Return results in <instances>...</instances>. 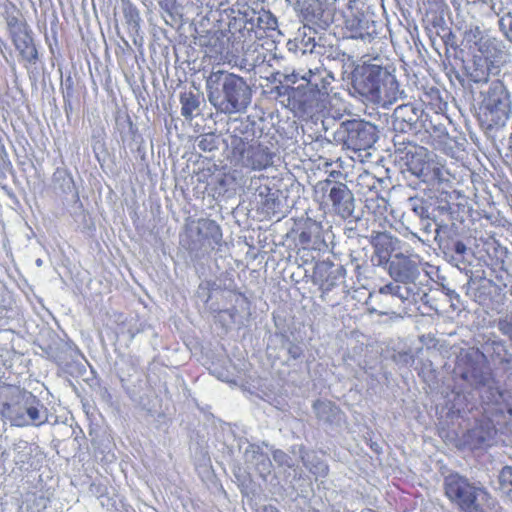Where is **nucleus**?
Listing matches in <instances>:
<instances>
[{"mask_svg": "<svg viewBox=\"0 0 512 512\" xmlns=\"http://www.w3.org/2000/svg\"><path fill=\"white\" fill-rule=\"evenodd\" d=\"M206 90L210 104L227 115L245 113L252 101V90L246 80L221 69L209 74Z\"/></svg>", "mask_w": 512, "mask_h": 512, "instance_id": "obj_1", "label": "nucleus"}, {"mask_svg": "<svg viewBox=\"0 0 512 512\" xmlns=\"http://www.w3.org/2000/svg\"><path fill=\"white\" fill-rule=\"evenodd\" d=\"M492 431H483L481 427H476L470 432V437L476 439L478 444H485L486 441L491 437Z\"/></svg>", "mask_w": 512, "mask_h": 512, "instance_id": "obj_35", "label": "nucleus"}, {"mask_svg": "<svg viewBox=\"0 0 512 512\" xmlns=\"http://www.w3.org/2000/svg\"><path fill=\"white\" fill-rule=\"evenodd\" d=\"M7 26L12 38L28 32L27 25L16 16L7 18Z\"/></svg>", "mask_w": 512, "mask_h": 512, "instance_id": "obj_28", "label": "nucleus"}, {"mask_svg": "<svg viewBox=\"0 0 512 512\" xmlns=\"http://www.w3.org/2000/svg\"><path fill=\"white\" fill-rule=\"evenodd\" d=\"M431 228H432L431 224H430V223H427V224L424 226V231H425L426 233H430V232H431Z\"/></svg>", "mask_w": 512, "mask_h": 512, "instance_id": "obj_46", "label": "nucleus"}, {"mask_svg": "<svg viewBox=\"0 0 512 512\" xmlns=\"http://www.w3.org/2000/svg\"><path fill=\"white\" fill-rule=\"evenodd\" d=\"M181 114L186 118L190 119L193 113L199 107V98L193 92H184L180 96Z\"/></svg>", "mask_w": 512, "mask_h": 512, "instance_id": "obj_23", "label": "nucleus"}, {"mask_svg": "<svg viewBox=\"0 0 512 512\" xmlns=\"http://www.w3.org/2000/svg\"><path fill=\"white\" fill-rule=\"evenodd\" d=\"M463 42L479 53L478 59L502 68L505 63V45L503 41L481 29L479 25L470 24L463 33Z\"/></svg>", "mask_w": 512, "mask_h": 512, "instance_id": "obj_7", "label": "nucleus"}, {"mask_svg": "<svg viewBox=\"0 0 512 512\" xmlns=\"http://www.w3.org/2000/svg\"><path fill=\"white\" fill-rule=\"evenodd\" d=\"M306 457H307V458H309V457H310L308 453H307L305 456L303 455V456H302V459H305Z\"/></svg>", "mask_w": 512, "mask_h": 512, "instance_id": "obj_52", "label": "nucleus"}, {"mask_svg": "<svg viewBox=\"0 0 512 512\" xmlns=\"http://www.w3.org/2000/svg\"><path fill=\"white\" fill-rule=\"evenodd\" d=\"M300 94V86L296 89V90H293L292 94H291V98L292 99H296Z\"/></svg>", "mask_w": 512, "mask_h": 512, "instance_id": "obj_45", "label": "nucleus"}, {"mask_svg": "<svg viewBox=\"0 0 512 512\" xmlns=\"http://www.w3.org/2000/svg\"><path fill=\"white\" fill-rule=\"evenodd\" d=\"M0 415L12 425L40 426L47 419V408L31 392L18 386H0Z\"/></svg>", "mask_w": 512, "mask_h": 512, "instance_id": "obj_3", "label": "nucleus"}, {"mask_svg": "<svg viewBox=\"0 0 512 512\" xmlns=\"http://www.w3.org/2000/svg\"><path fill=\"white\" fill-rule=\"evenodd\" d=\"M419 115L416 109L409 104L398 106L393 112V127L402 133L416 129Z\"/></svg>", "mask_w": 512, "mask_h": 512, "instance_id": "obj_14", "label": "nucleus"}, {"mask_svg": "<svg viewBox=\"0 0 512 512\" xmlns=\"http://www.w3.org/2000/svg\"><path fill=\"white\" fill-rule=\"evenodd\" d=\"M444 491L461 512H491L493 509V498L487 489L457 473L445 477Z\"/></svg>", "mask_w": 512, "mask_h": 512, "instance_id": "obj_4", "label": "nucleus"}, {"mask_svg": "<svg viewBox=\"0 0 512 512\" xmlns=\"http://www.w3.org/2000/svg\"><path fill=\"white\" fill-rule=\"evenodd\" d=\"M326 73V70L321 69L319 67L309 68L307 69L308 78L306 81L307 86L310 87V93L314 95L315 92L321 94L323 91V85L320 79L323 74Z\"/></svg>", "mask_w": 512, "mask_h": 512, "instance_id": "obj_25", "label": "nucleus"}, {"mask_svg": "<svg viewBox=\"0 0 512 512\" xmlns=\"http://www.w3.org/2000/svg\"><path fill=\"white\" fill-rule=\"evenodd\" d=\"M36 264H37L38 266H40V265L42 264V261H41L40 259H38V260L36 261Z\"/></svg>", "mask_w": 512, "mask_h": 512, "instance_id": "obj_51", "label": "nucleus"}, {"mask_svg": "<svg viewBox=\"0 0 512 512\" xmlns=\"http://www.w3.org/2000/svg\"><path fill=\"white\" fill-rule=\"evenodd\" d=\"M405 158L411 172L422 178L428 174L429 163L432 160L429 151L422 146H410V152Z\"/></svg>", "mask_w": 512, "mask_h": 512, "instance_id": "obj_13", "label": "nucleus"}, {"mask_svg": "<svg viewBox=\"0 0 512 512\" xmlns=\"http://www.w3.org/2000/svg\"><path fill=\"white\" fill-rule=\"evenodd\" d=\"M424 181H441L443 179L442 168L433 160L429 163L428 174L422 177Z\"/></svg>", "mask_w": 512, "mask_h": 512, "instance_id": "obj_32", "label": "nucleus"}, {"mask_svg": "<svg viewBox=\"0 0 512 512\" xmlns=\"http://www.w3.org/2000/svg\"><path fill=\"white\" fill-rule=\"evenodd\" d=\"M381 201L383 202L384 205L386 204L384 198H381Z\"/></svg>", "mask_w": 512, "mask_h": 512, "instance_id": "obj_53", "label": "nucleus"}, {"mask_svg": "<svg viewBox=\"0 0 512 512\" xmlns=\"http://www.w3.org/2000/svg\"><path fill=\"white\" fill-rule=\"evenodd\" d=\"M498 329L512 341V311L499 319Z\"/></svg>", "mask_w": 512, "mask_h": 512, "instance_id": "obj_30", "label": "nucleus"}, {"mask_svg": "<svg viewBox=\"0 0 512 512\" xmlns=\"http://www.w3.org/2000/svg\"><path fill=\"white\" fill-rule=\"evenodd\" d=\"M296 73L300 77L301 80H304L305 82L307 81V78H308L307 70L299 68L296 70Z\"/></svg>", "mask_w": 512, "mask_h": 512, "instance_id": "obj_42", "label": "nucleus"}, {"mask_svg": "<svg viewBox=\"0 0 512 512\" xmlns=\"http://www.w3.org/2000/svg\"><path fill=\"white\" fill-rule=\"evenodd\" d=\"M323 227L320 222L312 219H307L304 228L299 235V242L304 247L317 248L323 242L322 236Z\"/></svg>", "mask_w": 512, "mask_h": 512, "instance_id": "obj_18", "label": "nucleus"}, {"mask_svg": "<svg viewBox=\"0 0 512 512\" xmlns=\"http://www.w3.org/2000/svg\"><path fill=\"white\" fill-rule=\"evenodd\" d=\"M506 5H507V7H509V6L512 7V0H506Z\"/></svg>", "mask_w": 512, "mask_h": 512, "instance_id": "obj_50", "label": "nucleus"}, {"mask_svg": "<svg viewBox=\"0 0 512 512\" xmlns=\"http://www.w3.org/2000/svg\"><path fill=\"white\" fill-rule=\"evenodd\" d=\"M374 125L361 120L342 122L333 133V140L353 151L367 150L376 142Z\"/></svg>", "mask_w": 512, "mask_h": 512, "instance_id": "obj_8", "label": "nucleus"}, {"mask_svg": "<svg viewBox=\"0 0 512 512\" xmlns=\"http://www.w3.org/2000/svg\"><path fill=\"white\" fill-rule=\"evenodd\" d=\"M410 146H416V144L406 141L401 136L394 138L395 152L403 154L404 156L401 157L402 159H405L409 155L408 152H410Z\"/></svg>", "mask_w": 512, "mask_h": 512, "instance_id": "obj_33", "label": "nucleus"}, {"mask_svg": "<svg viewBox=\"0 0 512 512\" xmlns=\"http://www.w3.org/2000/svg\"><path fill=\"white\" fill-rule=\"evenodd\" d=\"M315 39L311 36H306L301 39L299 48L302 50L303 53L310 52L312 53L315 48Z\"/></svg>", "mask_w": 512, "mask_h": 512, "instance_id": "obj_37", "label": "nucleus"}, {"mask_svg": "<svg viewBox=\"0 0 512 512\" xmlns=\"http://www.w3.org/2000/svg\"><path fill=\"white\" fill-rule=\"evenodd\" d=\"M454 251L459 255H463L467 251V247L462 241H457L454 244Z\"/></svg>", "mask_w": 512, "mask_h": 512, "instance_id": "obj_40", "label": "nucleus"}, {"mask_svg": "<svg viewBox=\"0 0 512 512\" xmlns=\"http://www.w3.org/2000/svg\"><path fill=\"white\" fill-rule=\"evenodd\" d=\"M387 263L390 276L397 282H414L419 274L417 263L403 253H396Z\"/></svg>", "mask_w": 512, "mask_h": 512, "instance_id": "obj_12", "label": "nucleus"}, {"mask_svg": "<svg viewBox=\"0 0 512 512\" xmlns=\"http://www.w3.org/2000/svg\"><path fill=\"white\" fill-rule=\"evenodd\" d=\"M372 244L379 257V264L387 263L391 253L399 248L400 240L386 232H379L373 236Z\"/></svg>", "mask_w": 512, "mask_h": 512, "instance_id": "obj_15", "label": "nucleus"}, {"mask_svg": "<svg viewBox=\"0 0 512 512\" xmlns=\"http://www.w3.org/2000/svg\"><path fill=\"white\" fill-rule=\"evenodd\" d=\"M379 293L382 295H391L392 297H397L401 301H404L407 299V292L404 294L402 292L401 286L394 284V283H388L379 289Z\"/></svg>", "mask_w": 512, "mask_h": 512, "instance_id": "obj_29", "label": "nucleus"}, {"mask_svg": "<svg viewBox=\"0 0 512 512\" xmlns=\"http://www.w3.org/2000/svg\"><path fill=\"white\" fill-rule=\"evenodd\" d=\"M328 200L334 212L343 219L352 216L355 210V199L351 190L341 182L326 181Z\"/></svg>", "mask_w": 512, "mask_h": 512, "instance_id": "obj_10", "label": "nucleus"}, {"mask_svg": "<svg viewBox=\"0 0 512 512\" xmlns=\"http://www.w3.org/2000/svg\"><path fill=\"white\" fill-rule=\"evenodd\" d=\"M411 202L412 210L418 217L421 219H429L428 208L424 205L423 201L411 199Z\"/></svg>", "mask_w": 512, "mask_h": 512, "instance_id": "obj_36", "label": "nucleus"}, {"mask_svg": "<svg viewBox=\"0 0 512 512\" xmlns=\"http://www.w3.org/2000/svg\"><path fill=\"white\" fill-rule=\"evenodd\" d=\"M483 4H490L492 0H479Z\"/></svg>", "mask_w": 512, "mask_h": 512, "instance_id": "obj_49", "label": "nucleus"}, {"mask_svg": "<svg viewBox=\"0 0 512 512\" xmlns=\"http://www.w3.org/2000/svg\"><path fill=\"white\" fill-rule=\"evenodd\" d=\"M499 28L504 33L505 37L512 42V12L508 11L499 20Z\"/></svg>", "mask_w": 512, "mask_h": 512, "instance_id": "obj_31", "label": "nucleus"}, {"mask_svg": "<svg viewBox=\"0 0 512 512\" xmlns=\"http://www.w3.org/2000/svg\"><path fill=\"white\" fill-rule=\"evenodd\" d=\"M299 79L300 77L297 75L296 69L292 70L291 73L285 74V80L287 82L295 84Z\"/></svg>", "mask_w": 512, "mask_h": 512, "instance_id": "obj_41", "label": "nucleus"}, {"mask_svg": "<svg viewBox=\"0 0 512 512\" xmlns=\"http://www.w3.org/2000/svg\"><path fill=\"white\" fill-rule=\"evenodd\" d=\"M314 413L319 421L328 425H339L343 420V413L331 401L317 400L313 404Z\"/></svg>", "mask_w": 512, "mask_h": 512, "instance_id": "obj_16", "label": "nucleus"}, {"mask_svg": "<svg viewBox=\"0 0 512 512\" xmlns=\"http://www.w3.org/2000/svg\"><path fill=\"white\" fill-rule=\"evenodd\" d=\"M255 197L266 216L271 217L280 214V201L268 186L261 187Z\"/></svg>", "mask_w": 512, "mask_h": 512, "instance_id": "obj_19", "label": "nucleus"}, {"mask_svg": "<svg viewBox=\"0 0 512 512\" xmlns=\"http://www.w3.org/2000/svg\"><path fill=\"white\" fill-rule=\"evenodd\" d=\"M230 146V161L234 167L261 171L273 164V152L259 141L233 136Z\"/></svg>", "mask_w": 512, "mask_h": 512, "instance_id": "obj_6", "label": "nucleus"}, {"mask_svg": "<svg viewBox=\"0 0 512 512\" xmlns=\"http://www.w3.org/2000/svg\"><path fill=\"white\" fill-rule=\"evenodd\" d=\"M222 231L211 219L191 220L185 224L180 244L194 258H202L221 246Z\"/></svg>", "mask_w": 512, "mask_h": 512, "instance_id": "obj_5", "label": "nucleus"}, {"mask_svg": "<svg viewBox=\"0 0 512 512\" xmlns=\"http://www.w3.org/2000/svg\"><path fill=\"white\" fill-rule=\"evenodd\" d=\"M125 21L131 30L137 31L140 26L139 12L130 3H127L123 8Z\"/></svg>", "mask_w": 512, "mask_h": 512, "instance_id": "obj_26", "label": "nucleus"}, {"mask_svg": "<svg viewBox=\"0 0 512 512\" xmlns=\"http://www.w3.org/2000/svg\"><path fill=\"white\" fill-rule=\"evenodd\" d=\"M325 189L327 190V186L326 185H325V187H322V190H325Z\"/></svg>", "mask_w": 512, "mask_h": 512, "instance_id": "obj_54", "label": "nucleus"}, {"mask_svg": "<svg viewBox=\"0 0 512 512\" xmlns=\"http://www.w3.org/2000/svg\"><path fill=\"white\" fill-rule=\"evenodd\" d=\"M263 512H279V511L277 509H275V508L270 507V508H265L263 510Z\"/></svg>", "mask_w": 512, "mask_h": 512, "instance_id": "obj_47", "label": "nucleus"}, {"mask_svg": "<svg viewBox=\"0 0 512 512\" xmlns=\"http://www.w3.org/2000/svg\"><path fill=\"white\" fill-rule=\"evenodd\" d=\"M298 101L300 105L304 106V108L311 107L310 99L308 96H306L304 99H299Z\"/></svg>", "mask_w": 512, "mask_h": 512, "instance_id": "obj_43", "label": "nucleus"}, {"mask_svg": "<svg viewBox=\"0 0 512 512\" xmlns=\"http://www.w3.org/2000/svg\"><path fill=\"white\" fill-rule=\"evenodd\" d=\"M16 49L22 58L30 63L37 59V50L33 44V39L28 32L12 38Z\"/></svg>", "mask_w": 512, "mask_h": 512, "instance_id": "obj_20", "label": "nucleus"}, {"mask_svg": "<svg viewBox=\"0 0 512 512\" xmlns=\"http://www.w3.org/2000/svg\"><path fill=\"white\" fill-rule=\"evenodd\" d=\"M197 145L202 151H212L216 148L215 139L211 134L202 135Z\"/></svg>", "mask_w": 512, "mask_h": 512, "instance_id": "obj_34", "label": "nucleus"}, {"mask_svg": "<svg viewBox=\"0 0 512 512\" xmlns=\"http://www.w3.org/2000/svg\"><path fill=\"white\" fill-rule=\"evenodd\" d=\"M55 188L60 189L63 193H71L74 188V182L70 175L58 172L54 175Z\"/></svg>", "mask_w": 512, "mask_h": 512, "instance_id": "obj_27", "label": "nucleus"}, {"mask_svg": "<svg viewBox=\"0 0 512 512\" xmlns=\"http://www.w3.org/2000/svg\"><path fill=\"white\" fill-rule=\"evenodd\" d=\"M487 119L496 126L505 125L511 112L509 93L502 82H493L483 101Z\"/></svg>", "mask_w": 512, "mask_h": 512, "instance_id": "obj_9", "label": "nucleus"}, {"mask_svg": "<svg viewBox=\"0 0 512 512\" xmlns=\"http://www.w3.org/2000/svg\"><path fill=\"white\" fill-rule=\"evenodd\" d=\"M500 72L501 68L497 65L490 64L483 59H478L477 55H474L469 77L474 83H487L490 76H497Z\"/></svg>", "mask_w": 512, "mask_h": 512, "instance_id": "obj_17", "label": "nucleus"}, {"mask_svg": "<svg viewBox=\"0 0 512 512\" xmlns=\"http://www.w3.org/2000/svg\"><path fill=\"white\" fill-rule=\"evenodd\" d=\"M335 285V283L332 281V282H328V280H326L323 284H322V287L325 291H330L331 288Z\"/></svg>", "mask_w": 512, "mask_h": 512, "instance_id": "obj_44", "label": "nucleus"}, {"mask_svg": "<svg viewBox=\"0 0 512 512\" xmlns=\"http://www.w3.org/2000/svg\"><path fill=\"white\" fill-rule=\"evenodd\" d=\"M499 490L512 503V466H504L498 475Z\"/></svg>", "mask_w": 512, "mask_h": 512, "instance_id": "obj_22", "label": "nucleus"}, {"mask_svg": "<svg viewBox=\"0 0 512 512\" xmlns=\"http://www.w3.org/2000/svg\"><path fill=\"white\" fill-rule=\"evenodd\" d=\"M309 470L314 474H326L328 471V467L323 463H318L313 467H309Z\"/></svg>", "mask_w": 512, "mask_h": 512, "instance_id": "obj_39", "label": "nucleus"}, {"mask_svg": "<svg viewBox=\"0 0 512 512\" xmlns=\"http://www.w3.org/2000/svg\"><path fill=\"white\" fill-rule=\"evenodd\" d=\"M345 28L348 37L371 43L378 35L376 22L367 14L351 12L346 16Z\"/></svg>", "mask_w": 512, "mask_h": 512, "instance_id": "obj_11", "label": "nucleus"}, {"mask_svg": "<svg viewBox=\"0 0 512 512\" xmlns=\"http://www.w3.org/2000/svg\"><path fill=\"white\" fill-rule=\"evenodd\" d=\"M333 79V76L330 75L327 71L325 74H323L322 78L320 79L322 82L321 84L323 85V91L321 92L322 94H327L328 86L331 84Z\"/></svg>", "mask_w": 512, "mask_h": 512, "instance_id": "obj_38", "label": "nucleus"}, {"mask_svg": "<svg viewBox=\"0 0 512 512\" xmlns=\"http://www.w3.org/2000/svg\"><path fill=\"white\" fill-rule=\"evenodd\" d=\"M382 181L376 178L369 172L361 173L357 178V186L360 188L362 194L377 192V188L381 185Z\"/></svg>", "mask_w": 512, "mask_h": 512, "instance_id": "obj_24", "label": "nucleus"}, {"mask_svg": "<svg viewBox=\"0 0 512 512\" xmlns=\"http://www.w3.org/2000/svg\"><path fill=\"white\" fill-rule=\"evenodd\" d=\"M249 22L253 27H257L263 31H274L278 27L277 18L268 10L261 9L253 12Z\"/></svg>", "mask_w": 512, "mask_h": 512, "instance_id": "obj_21", "label": "nucleus"}, {"mask_svg": "<svg viewBox=\"0 0 512 512\" xmlns=\"http://www.w3.org/2000/svg\"><path fill=\"white\" fill-rule=\"evenodd\" d=\"M390 68L384 65L380 57H375L372 63L365 61L353 74L354 90L376 104H393L399 99L401 91Z\"/></svg>", "mask_w": 512, "mask_h": 512, "instance_id": "obj_2", "label": "nucleus"}, {"mask_svg": "<svg viewBox=\"0 0 512 512\" xmlns=\"http://www.w3.org/2000/svg\"><path fill=\"white\" fill-rule=\"evenodd\" d=\"M392 318H401L400 314L396 313V312H392Z\"/></svg>", "mask_w": 512, "mask_h": 512, "instance_id": "obj_48", "label": "nucleus"}]
</instances>
